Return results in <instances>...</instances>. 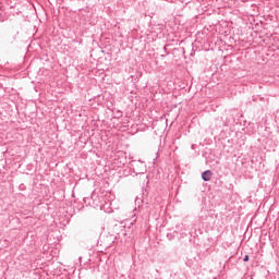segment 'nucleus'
Masks as SVG:
<instances>
[{"mask_svg": "<svg viewBox=\"0 0 279 279\" xmlns=\"http://www.w3.org/2000/svg\"><path fill=\"white\" fill-rule=\"evenodd\" d=\"M202 178L204 180V182H210V180H213V171L210 170H206L202 173Z\"/></svg>", "mask_w": 279, "mask_h": 279, "instance_id": "nucleus-1", "label": "nucleus"}, {"mask_svg": "<svg viewBox=\"0 0 279 279\" xmlns=\"http://www.w3.org/2000/svg\"><path fill=\"white\" fill-rule=\"evenodd\" d=\"M247 260H250V255L244 256V263H247Z\"/></svg>", "mask_w": 279, "mask_h": 279, "instance_id": "nucleus-2", "label": "nucleus"}]
</instances>
